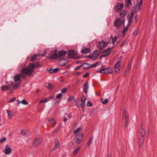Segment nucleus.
<instances>
[{
    "instance_id": "a878e982",
    "label": "nucleus",
    "mask_w": 157,
    "mask_h": 157,
    "mask_svg": "<svg viewBox=\"0 0 157 157\" xmlns=\"http://www.w3.org/2000/svg\"><path fill=\"white\" fill-rule=\"evenodd\" d=\"M93 137H92L90 138L89 139V140L88 142L87 143L86 145V147H88L90 144L91 143V142L93 140Z\"/></svg>"
},
{
    "instance_id": "e2e57ef3",
    "label": "nucleus",
    "mask_w": 157,
    "mask_h": 157,
    "mask_svg": "<svg viewBox=\"0 0 157 157\" xmlns=\"http://www.w3.org/2000/svg\"><path fill=\"white\" fill-rule=\"evenodd\" d=\"M53 69L52 68H50L48 71L50 72V73H52L53 72H52Z\"/></svg>"
},
{
    "instance_id": "5701e85b",
    "label": "nucleus",
    "mask_w": 157,
    "mask_h": 157,
    "mask_svg": "<svg viewBox=\"0 0 157 157\" xmlns=\"http://www.w3.org/2000/svg\"><path fill=\"white\" fill-rule=\"evenodd\" d=\"M10 89V87L7 85H5L1 87V90L2 91L8 90Z\"/></svg>"
},
{
    "instance_id": "774afa93",
    "label": "nucleus",
    "mask_w": 157,
    "mask_h": 157,
    "mask_svg": "<svg viewBox=\"0 0 157 157\" xmlns=\"http://www.w3.org/2000/svg\"><path fill=\"white\" fill-rule=\"evenodd\" d=\"M137 17H138V15H136L135 16V18L136 19L135 22H136L137 21V20L136 19V18Z\"/></svg>"
},
{
    "instance_id": "0e129e2a",
    "label": "nucleus",
    "mask_w": 157,
    "mask_h": 157,
    "mask_svg": "<svg viewBox=\"0 0 157 157\" xmlns=\"http://www.w3.org/2000/svg\"><path fill=\"white\" fill-rule=\"evenodd\" d=\"M67 120V118L66 117H64L63 119V121L65 122Z\"/></svg>"
},
{
    "instance_id": "4be33fe9",
    "label": "nucleus",
    "mask_w": 157,
    "mask_h": 157,
    "mask_svg": "<svg viewBox=\"0 0 157 157\" xmlns=\"http://www.w3.org/2000/svg\"><path fill=\"white\" fill-rule=\"evenodd\" d=\"M60 147V145L59 141H57L55 142V144L52 149L53 151L56 150L57 148Z\"/></svg>"
},
{
    "instance_id": "4d7b16f0",
    "label": "nucleus",
    "mask_w": 157,
    "mask_h": 157,
    "mask_svg": "<svg viewBox=\"0 0 157 157\" xmlns=\"http://www.w3.org/2000/svg\"><path fill=\"white\" fill-rule=\"evenodd\" d=\"M86 105L90 107L92 106V105L90 101H88Z\"/></svg>"
},
{
    "instance_id": "864d4df0",
    "label": "nucleus",
    "mask_w": 157,
    "mask_h": 157,
    "mask_svg": "<svg viewBox=\"0 0 157 157\" xmlns=\"http://www.w3.org/2000/svg\"><path fill=\"white\" fill-rule=\"evenodd\" d=\"M59 68H55L53 70L52 72H53V73L59 71Z\"/></svg>"
},
{
    "instance_id": "6e6552de",
    "label": "nucleus",
    "mask_w": 157,
    "mask_h": 157,
    "mask_svg": "<svg viewBox=\"0 0 157 157\" xmlns=\"http://www.w3.org/2000/svg\"><path fill=\"white\" fill-rule=\"evenodd\" d=\"M143 0H140L139 3L137 4L136 6L135 7L134 11L135 13L138 12L141 9V8L142 6Z\"/></svg>"
},
{
    "instance_id": "603ef678",
    "label": "nucleus",
    "mask_w": 157,
    "mask_h": 157,
    "mask_svg": "<svg viewBox=\"0 0 157 157\" xmlns=\"http://www.w3.org/2000/svg\"><path fill=\"white\" fill-rule=\"evenodd\" d=\"M122 59V57L121 56H120L118 59V63H120L121 61V60Z\"/></svg>"
},
{
    "instance_id": "9d476101",
    "label": "nucleus",
    "mask_w": 157,
    "mask_h": 157,
    "mask_svg": "<svg viewBox=\"0 0 157 157\" xmlns=\"http://www.w3.org/2000/svg\"><path fill=\"white\" fill-rule=\"evenodd\" d=\"M50 59L56 60L58 58V54L56 50H54L51 52V56L48 57Z\"/></svg>"
},
{
    "instance_id": "a211bd4d",
    "label": "nucleus",
    "mask_w": 157,
    "mask_h": 157,
    "mask_svg": "<svg viewBox=\"0 0 157 157\" xmlns=\"http://www.w3.org/2000/svg\"><path fill=\"white\" fill-rule=\"evenodd\" d=\"M41 144V142L39 138H36L34 141L33 146L36 147Z\"/></svg>"
},
{
    "instance_id": "f257e3e1",
    "label": "nucleus",
    "mask_w": 157,
    "mask_h": 157,
    "mask_svg": "<svg viewBox=\"0 0 157 157\" xmlns=\"http://www.w3.org/2000/svg\"><path fill=\"white\" fill-rule=\"evenodd\" d=\"M145 132L144 129L142 127H140V129L139 131V133L138 134V138L140 143V146L142 145L143 143L144 142L145 138Z\"/></svg>"
},
{
    "instance_id": "423d86ee",
    "label": "nucleus",
    "mask_w": 157,
    "mask_h": 157,
    "mask_svg": "<svg viewBox=\"0 0 157 157\" xmlns=\"http://www.w3.org/2000/svg\"><path fill=\"white\" fill-rule=\"evenodd\" d=\"M21 77H22L24 78H25V76L24 75L18 74L14 76V81L16 83L20 82L21 83Z\"/></svg>"
},
{
    "instance_id": "ddd939ff",
    "label": "nucleus",
    "mask_w": 157,
    "mask_h": 157,
    "mask_svg": "<svg viewBox=\"0 0 157 157\" xmlns=\"http://www.w3.org/2000/svg\"><path fill=\"white\" fill-rule=\"evenodd\" d=\"M111 50L112 48H109L108 49H105L103 51V53H106L105 54L101 55V57H102L108 56L110 54Z\"/></svg>"
},
{
    "instance_id": "79ce46f5",
    "label": "nucleus",
    "mask_w": 157,
    "mask_h": 157,
    "mask_svg": "<svg viewBox=\"0 0 157 157\" xmlns=\"http://www.w3.org/2000/svg\"><path fill=\"white\" fill-rule=\"evenodd\" d=\"M132 19H128V23L127 26H130L131 25V24L132 22Z\"/></svg>"
},
{
    "instance_id": "20e7f679",
    "label": "nucleus",
    "mask_w": 157,
    "mask_h": 157,
    "mask_svg": "<svg viewBox=\"0 0 157 157\" xmlns=\"http://www.w3.org/2000/svg\"><path fill=\"white\" fill-rule=\"evenodd\" d=\"M101 52L100 50H95L92 53V55H89V57L91 58L92 59L95 60L97 58V57L100 54Z\"/></svg>"
},
{
    "instance_id": "72a5a7b5",
    "label": "nucleus",
    "mask_w": 157,
    "mask_h": 157,
    "mask_svg": "<svg viewBox=\"0 0 157 157\" xmlns=\"http://www.w3.org/2000/svg\"><path fill=\"white\" fill-rule=\"evenodd\" d=\"M81 128H80V127L76 129L74 131V132H73L74 133L75 135H76V134L78 133L79 132L80 130H81Z\"/></svg>"
},
{
    "instance_id": "58836bf2",
    "label": "nucleus",
    "mask_w": 157,
    "mask_h": 157,
    "mask_svg": "<svg viewBox=\"0 0 157 157\" xmlns=\"http://www.w3.org/2000/svg\"><path fill=\"white\" fill-rule=\"evenodd\" d=\"M121 67L120 65V63H117L115 65L114 68H119L120 69V67Z\"/></svg>"
},
{
    "instance_id": "393cba45",
    "label": "nucleus",
    "mask_w": 157,
    "mask_h": 157,
    "mask_svg": "<svg viewBox=\"0 0 157 157\" xmlns=\"http://www.w3.org/2000/svg\"><path fill=\"white\" fill-rule=\"evenodd\" d=\"M29 68H30L31 69H32L33 71H34V68L36 67V65L34 63H32L29 64L28 66Z\"/></svg>"
},
{
    "instance_id": "5fc2aeb1",
    "label": "nucleus",
    "mask_w": 157,
    "mask_h": 157,
    "mask_svg": "<svg viewBox=\"0 0 157 157\" xmlns=\"http://www.w3.org/2000/svg\"><path fill=\"white\" fill-rule=\"evenodd\" d=\"M138 33H139V30L138 29H137L136 30L135 32H134L133 33V34L135 36Z\"/></svg>"
},
{
    "instance_id": "dca6fc26",
    "label": "nucleus",
    "mask_w": 157,
    "mask_h": 157,
    "mask_svg": "<svg viewBox=\"0 0 157 157\" xmlns=\"http://www.w3.org/2000/svg\"><path fill=\"white\" fill-rule=\"evenodd\" d=\"M67 53V52L65 51L62 50L59 52L58 55V58H62Z\"/></svg>"
},
{
    "instance_id": "f8f14e48",
    "label": "nucleus",
    "mask_w": 157,
    "mask_h": 157,
    "mask_svg": "<svg viewBox=\"0 0 157 157\" xmlns=\"http://www.w3.org/2000/svg\"><path fill=\"white\" fill-rule=\"evenodd\" d=\"M127 7V8L133 7L135 6V2H134V3H132L131 0H126L125 1Z\"/></svg>"
},
{
    "instance_id": "3c124183",
    "label": "nucleus",
    "mask_w": 157,
    "mask_h": 157,
    "mask_svg": "<svg viewBox=\"0 0 157 157\" xmlns=\"http://www.w3.org/2000/svg\"><path fill=\"white\" fill-rule=\"evenodd\" d=\"M67 89L66 88L63 89L61 90L62 93H65L66 92Z\"/></svg>"
},
{
    "instance_id": "4468645a",
    "label": "nucleus",
    "mask_w": 157,
    "mask_h": 157,
    "mask_svg": "<svg viewBox=\"0 0 157 157\" xmlns=\"http://www.w3.org/2000/svg\"><path fill=\"white\" fill-rule=\"evenodd\" d=\"M83 136V135L81 133L80 134L78 135H76L75 143L77 144H79L82 140V139H80V137L82 139Z\"/></svg>"
},
{
    "instance_id": "9b49d317",
    "label": "nucleus",
    "mask_w": 157,
    "mask_h": 157,
    "mask_svg": "<svg viewBox=\"0 0 157 157\" xmlns=\"http://www.w3.org/2000/svg\"><path fill=\"white\" fill-rule=\"evenodd\" d=\"M12 149L10 146L8 144L6 145L5 146V150L3 151L4 154L6 155H9Z\"/></svg>"
},
{
    "instance_id": "c9c22d12",
    "label": "nucleus",
    "mask_w": 157,
    "mask_h": 157,
    "mask_svg": "<svg viewBox=\"0 0 157 157\" xmlns=\"http://www.w3.org/2000/svg\"><path fill=\"white\" fill-rule=\"evenodd\" d=\"M101 101H102V103L103 104H106L108 102V100L106 98L105 99H101Z\"/></svg>"
},
{
    "instance_id": "13d9d810",
    "label": "nucleus",
    "mask_w": 157,
    "mask_h": 157,
    "mask_svg": "<svg viewBox=\"0 0 157 157\" xmlns=\"http://www.w3.org/2000/svg\"><path fill=\"white\" fill-rule=\"evenodd\" d=\"M115 69V71L116 72V73L118 74L119 72V71L120 70L119 68H114Z\"/></svg>"
},
{
    "instance_id": "7c9ffc66",
    "label": "nucleus",
    "mask_w": 157,
    "mask_h": 157,
    "mask_svg": "<svg viewBox=\"0 0 157 157\" xmlns=\"http://www.w3.org/2000/svg\"><path fill=\"white\" fill-rule=\"evenodd\" d=\"M7 113L8 116V118H12V117L13 115L12 114V112L10 111H7Z\"/></svg>"
},
{
    "instance_id": "412c9836",
    "label": "nucleus",
    "mask_w": 157,
    "mask_h": 157,
    "mask_svg": "<svg viewBox=\"0 0 157 157\" xmlns=\"http://www.w3.org/2000/svg\"><path fill=\"white\" fill-rule=\"evenodd\" d=\"M88 82H86L84 83V92L87 94V93L88 90L89 88Z\"/></svg>"
},
{
    "instance_id": "a19ab883",
    "label": "nucleus",
    "mask_w": 157,
    "mask_h": 157,
    "mask_svg": "<svg viewBox=\"0 0 157 157\" xmlns=\"http://www.w3.org/2000/svg\"><path fill=\"white\" fill-rule=\"evenodd\" d=\"M97 63L96 64H91V66L90 67H86V69H89V68H90V67H95L96 66V65H97Z\"/></svg>"
},
{
    "instance_id": "b1692460",
    "label": "nucleus",
    "mask_w": 157,
    "mask_h": 157,
    "mask_svg": "<svg viewBox=\"0 0 157 157\" xmlns=\"http://www.w3.org/2000/svg\"><path fill=\"white\" fill-rule=\"evenodd\" d=\"M45 86L49 90H52L53 88L52 84L51 83H47L45 85Z\"/></svg>"
},
{
    "instance_id": "4c0bfd02",
    "label": "nucleus",
    "mask_w": 157,
    "mask_h": 157,
    "mask_svg": "<svg viewBox=\"0 0 157 157\" xmlns=\"http://www.w3.org/2000/svg\"><path fill=\"white\" fill-rule=\"evenodd\" d=\"M49 100V99H47V98H45L44 99H43L41 100L40 101H39V102L40 103H46Z\"/></svg>"
},
{
    "instance_id": "39448f33",
    "label": "nucleus",
    "mask_w": 157,
    "mask_h": 157,
    "mask_svg": "<svg viewBox=\"0 0 157 157\" xmlns=\"http://www.w3.org/2000/svg\"><path fill=\"white\" fill-rule=\"evenodd\" d=\"M68 55L70 58L77 59L80 58L78 56L77 54L74 50H70L68 52Z\"/></svg>"
},
{
    "instance_id": "052dcab7",
    "label": "nucleus",
    "mask_w": 157,
    "mask_h": 157,
    "mask_svg": "<svg viewBox=\"0 0 157 157\" xmlns=\"http://www.w3.org/2000/svg\"><path fill=\"white\" fill-rule=\"evenodd\" d=\"M81 73V72H75L74 73V75H78Z\"/></svg>"
},
{
    "instance_id": "aec40b11",
    "label": "nucleus",
    "mask_w": 157,
    "mask_h": 157,
    "mask_svg": "<svg viewBox=\"0 0 157 157\" xmlns=\"http://www.w3.org/2000/svg\"><path fill=\"white\" fill-rule=\"evenodd\" d=\"M47 120L49 122V123L52 124L51 126L54 127L56 125V121L55 119L53 118H51L50 119H47Z\"/></svg>"
},
{
    "instance_id": "f704fd0d",
    "label": "nucleus",
    "mask_w": 157,
    "mask_h": 157,
    "mask_svg": "<svg viewBox=\"0 0 157 157\" xmlns=\"http://www.w3.org/2000/svg\"><path fill=\"white\" fill-rule=\"evenodd\" d=\"M128 28V26H127L124 29V30L123 31V36H124L125 35V33L127 31Z\"/></svg>"
},
{
    "instance_id": "338daca9",
    "label": "nucleus",
    "mask_w": 157,
    "mask_h": 157,
    "mask_svg": "<svg viewBox=\"0 0 157 157\" xmlns=\"http://www.w3.org/2000/svg\"><path fill=\"white\" fill-rule=\"evenodd\" d=\"M41 66V65L40 64H37V65H36V67L37 68H38L39 67H40Z\"/></svg>"
},
{
    "instance_id": "a18cd8bd",
    "label": "nucleus",
    "mask_w": 157,
    "mask_h": 157,
    "mask_svg": "<svg viewBox=\"0 0 157 157\" xmlns=\"http://www.w3.org/2000/svg\"><path fill=\"white\" fill-rule=\"evenodd\" d=\"M84 65V64H83L82 65L77 66L75 68V70H78V69H79L80 68H81V67H82Z\"/></svg>"
},
{
    "instance_id": "0eeeda50",
    "label": "nucleus",
    "mask_w": 157,
    "mask_h": 157,
    "mask_svg": "<svg viewBox=\"0 0 157 157\" xmlns=\"http://www.w3.org/2000/svg\"><path fill=\"white\" fill-rule=\"evenodd\" d=\"M108 44V43L106 42L104 40H102L101 41L98 42V47L100 49H102Z\"/></svg>"
},
{
    "instance_id": "bb28decb",
    "label": "nucleus",
    "mask_w": 157,
    "mask_h": 157,
    "mask_svg": "<svg viewBox=\"0 0 157 157\" xmlns=\"http://www.w3.org/2000/svg\"><path fill=\"white\" fill-rule=\"evenodd\" d=\"M123 116L125 117V119H128V114L127 111L124 110L123 113Z\"/></svg>"
},
{
    "instance_id": "c03bdc74",
    "label": "nucleus",
    "mask_w": 157,
    "mask_h": 157,
    "mask_svg": "<svg viewBox=\"0 0 157 157\" xmlns=\"http://www.w3.org/2000/svg\"><path fill=\"white\" fill-rule=\"evenodd\" d=\"M81 103L80 104V106L81 108H83L84 107L85 105V102L81 101Z\"/></svg>"
},
{
    "instance_id": "bf43d9fd",
    "label": "nucleus",
    "mask_w": 157,
    "mask_h": 157,
    "mask_svg": "<svg viewBox=\"0 0 157 157\" xmlns=\"http://www.w3.org/2000/svg\"><path fill=\"white\" fill-rule=\"evenodd\" d=\"M90 74V73H87L86 74L84 75L83 76V77L84 78H85L86 77L88 76Z\"/></svg>"
},
{
    "instance_id": "49530a36",
    "label": "nucleus",
    "mask_w": 157,
    "mask_h": 157,
    "mask_svg": "<svg viewBox=\"0 0 157 157\" xmlns=\"http://www.w3.org/2000/svg\"><path fill=\"white\" fill-rule=\"evenodd\" d=\"M6 140V139L5 137H4L1 139L0 140V142L3 143Z\"/></svg>"
},
{
    "instance_id": "ea45409f",
    "label": "nucleus",
    "mask_w": 157,
    "mask_h": 157,
    "mask_svg": "<svg viewBox=\"0 0 157 157\" xmlns=\"http://www.w3.org/2000/svg\"><path fill=\"white\" fill-rule=\"evenodd\" d=\"M126 13L124 12H122L120 14V16L121 17H122L124 18V17L126 15Z\"/></svg>"
},
{
    "instance_id": "09e8293b",
    "label": "nucleus",
    "mask_w": 157,
    "mask_h": 157,
    "mask_svg": "<svg viewBox=\"0 0 157 157\" xmlns=\"http://www.w3.org/2000/svg\"><path fill=\"white\" fill-rule=\"evenodd\" d=\"M16 100V98L15 97H13L9 101V102H13L15 101Z\"/></svg>"
},
{
    "instance_id": "8fccbe9b",
    "label": "nucleus",
    "mask_w": 157,
    "mask_h": 157,
    "mask_svg": "<svg viewBox=\"0 0 157 157\" xmlns=\"http://www.w3.org/2000/svg\"><path fill=\"white\" fill-rule=\"evenodd\" d=\"M133 15H134L133 13L132 12H131V14L130 15V16H129L128 19L132 20V18L133 16Z\"/></svg>"
},
{
    "instance_id": "1a4fd4ad",
    "label": "nucleus",
    "mask_w": 157,
    "mask_h": 157,
    "mask_svg": "<svg viewBox=\"0 0 157 157\" xmlns=\"http://www.w3.org/2000/svg\"><path fill=\"white\" fill-rule=\"evenodd\" d=\"M123 7V3H118L114 7V9L116 11H120Z\"/></svg>"
},
{
    "instance_id": "6e6d98bb",
    "label": "nucleus",
    "mask_w": 157,
    "mask_h": 157,
    "mask_svg": "<svg viewBox=\"0 0 157 157\" xmlns=\"http://www.w3.org/2000/svg\"><path fill=\"white\" fill-rule=\"evenodd\" d=\"M86 100V98L84 96H83L82 98L81 101H84L85 102V101Z\"/></svg>"
},
{
    "instance_id": "69168bd1",
    "label": "nucleus",
    "mask_w": 157,
    "mask_h": 157,
    "mask_svg": "<svg viewBox=\"0 0 157 157\" xmlns=\"http://www.w3.org/2000/svg\"><path fill=\"white\" fill-rule=\"evenodd\" d=\"M74 98L73 97H71L69 98V100L70 101H71L72 100H73L74 99Z\"/></svg>"
},
{
    "instance_id": "cd10ccee",
    "label": "nucleus",
    "mask_w": 157,
    "mask_h": 157,
    "mask_svg": "<svg viewBox=\"0 0 157 157\" xmlns=\"http://www.w3.org/2000/svg\"><path fill=\"white\" fill-rule=\"evenodd\" d=\"M17 101L18 103H21L22 104L25 105H27L28 104V102L25 100H23L21 101L17 100Z\"/></svg>"
},
{
    "instance_id": "f3484780",
    "label": "nucleus",
    "mask_w": 157,
    "mask_h": 157,
    "mask_svg": "<svg viewBox=\"0 0 157 157\" xmlns=\"http://www.w3.org/2000/svg\"><path fill=\"white\" fill-rule=\"evenodd\" d=\"M121 20L120 19L118 18L115 20L114 25L115 26L118 27L121 25Z\"/></svg>"
},
{
    "instance_id": "6ab92c4d",
    "label": "nucleus",
    "mask_w": 157,
    "mask_h": 157,
    "mask_svg": "<svg viewBox=\"0 0 157 157\" xmlns=\"http://www.w3.org/2000/svg\"><path fill=\"white\" fill-rule=\"evenodd\" d=\"M90 48H89L84 47L81 50L83 54H87L90 52Z\"/></svg>"
},
{
    "instance_id": "7ed1b4c3",
    "label": "nucleus",
    "mask_w": 157,
    "mask_h": 157,
    "mask_svg": "<svg viewBox=\"0 0 157 157\" xmlns=\"http://www.w3.org/2000/svg\"><path fill=\"white\" fill-rule=\"evenodd\" d=\"M98 72L101 73H112L113 71L112 69L109 68H105L104 66H102L100 70Z\"/></svg>"
},
{
    "instance_id": "2eb2a0df",
    "label": "nucleus",
    "mask_w": 157,
    "mask_h": 157,
    "mask_svg": "<svg viewBox=\"0 0 157 157\" xmlns=\"http://www.w3.org/2000/svg\"><path fill=\"white\" fill-rule=\"evenodd\" d=\"M58 63L59 65L63 66L67 64V62L65 59H62L58 61Z\"/></svg>"
},
{
    "instance_id": "37998d69",
    "label": "nucleus",
    "mask_w": 157,
    "mask_h": 157,
    "mask_svg": "<svg viewBox=\"0 0 157 157\" xmlns=\"http://www.w3.org/2000/svg\"><path fill=\"white\" fill-rule=\"evenodd\" d=\"M62 96V93H59L56 97V98L57 99H59L61 98Z\"/></svg>"
},
{
    "instance_id": "c756f323",
    "label": "nucleus",
    "mask_w": 157,
    "mask_h": 157,
    "mask_svg": "<svg viewBox=\"0 0 157 157\" xmlns=\"http://www.w3.org/2000/svg\"><path fill=\"white\" fill-rule=\"evenodd\" d=\"M28 132L25 129L22 130V131L21 132V134L24 136L27 135L28 134Z\"/></svg>"
},
{
    "instance_id": "473e14b6",
    "label": "nucleus",
    "mask_w": 157,
    "mask_h": 157,
    "mask_svg": "<svg viewBox=\"0 0 157 157\" xmlns=\"http://www.w3.org/2000/svg\"><path fill=\"white\" fill-rule=\"evenodd\" d=\"M60 127V125H59L56 128V129L53 131L52 132L53 133H55L56 132L59 130V129Z\"/></svg>"
},
{
    "instance_id": "680f3d73",
    "label": "nucleus",
    "mask_w": 157,
    "mask_h": 157,
    "mask_svg": "<svg viewBox=\"0 0 157 157\" xmlns=\"http://www.w3.org/2000/svg\"><path fill=\"white\" fill-rule=\"evenodd\" d=\"M67 115L69 118H71L72 117L71 114V113H70L67 114Z\"/></svg>"
},
{
    "instance_id": "f03ea898",
    "label": "nucleus",
    "mask_w": 157,
    "mask_h": 157,
    "mask_svg": "<svg viewBox=\"0 0 157 157\" xmlns=\"http://www.w3.org/2000/svg\"><path fill=\"white\" fill-rule=\"evenodd\" d=\"M34 71L32 69L27 67H26L23 68L21 70V72L22 75H25L30 76L33 73Z\"/></svg>"
},
{
    "instance_id": "2f4dec72",
    "label": "nucleus",
    "mask_w": 157,
    "mask_h": 157,
    "mask_svg": "<svg viewBox=\"0 0 157 157\" xmlns=\"http://www.w3.org/2000/svg\"><path fill=\"white\" fill-rule=\"evenodd\" d=\"M17 84H16L13 85V87L14 89H17L19 88V84L21 83L20 82L17 83Z\"/></svg>"
},
{
    "instance_id": "c85d7f7f",
    "label": "nucleus",
    "mask_w": 157,
    "mask_h": 157,
    "mask_svg": "<svg viewBox=\"0 0 157 157\" xmlns=\"http://www.w3.org/2000/svg\"><path fill=\"white\" fill-rule=\"evenodd\" d=\"M37 56L36 54H35L34 55L31 56L30 58L31 61H34L36 59Z\"/></svg>"
},
{
    "instance_id": "e433bc0d",
    "label": "nucleus",
    "mask_w": 157,
    "mask_h": 157,
    "mask_svg": "<svg viewBox=\"0 0 157 157\" xmlns=\"http://www.w3.org/2000/svg\"><path fill=\"white\" fill-rule=\"evenodd\" d=\"M80 150V148L79 147H77L76 148L75 150L74 151L73 153V155H76L77 153L78 152V151H79Z\"/></svg>"
},
{
    "instance_id": "de8ad7c7",
    "label": "nucleus",
    "mask_w": 157,
    "mask_h": 157,
    "mask_svg": "<svg viewBox=\"0 0 157 157\" xmlns=\"http://www.w3.org/2000/svg\"><path fill=\"white\" fill-rule=\"evenodd\" d=\"M129 121V119H125V127H127L128 126V123Z\"/></svg>"
}]
</instances>
